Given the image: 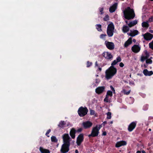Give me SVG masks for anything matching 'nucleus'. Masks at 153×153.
Returning a JSON list of instances; mask_svg holds the SVG:
<instances>
[{"instance_id": "f257e3e1", "label": "nucleus", "mask_w": 153, "mask_h": 153, "mask_svg": "<svg viewBox=\"0 0 153 153\" xmlns=\"http://www.w3.org/2000/svg\"><path fill=\"white\" fill-rule=\"evenodd\" d=\"M125 18L128 20L133 19L135 16L134 10L130 7H128L123 11Z\"/></svg>"}, {"instance_id": "f03ea898", "label": "nucleus", "mask_w": 153, "mask_h": 153, "mask_svg": "<svg viewBox=\"0 0 153 153\" xmlns=\"http://www.w3.org/2000/svg\"><path fill=\"white\" fill-rule=\"evenodd\" d=\"M117 72V68L112 66H111L105 72V77L107 79H111Z\"/></svg>"}, {"instance_id": "7ed1b4c3", "label": "nucleus", "mask_w": 153, "mask_h": 153, "mask_svg": "<svg viewBox=\"0 0 153 153\" xmlns=\"http://www.w3.org/2000/svg\"><path fill=\"white\" fill-rule=\"evenodd\" d=\"M101 127L100 125H99V126L96 125L95 127H93L91 133L88 136L89 137H94L98 136L99 133V130Z\"/></svg>"}, {"instance_id": "20e7f679", "label": "nucleus", "mask_w": 153, "mask_h": 153, "mask_svg": "<svg viewBox=\"0 0 153 153\" xmlns=\"http://www.w3.org/2000/svg\"><path fill=\"white\" fill-rule=\"evenodd\" d=\"M114 27L113 23L111 22L108 25L107 29V33L109 37L113 36L114 34Z\"/></svg>"}, {"instance_id": "39448f33", "label": "nucleus", "mask_w": 153, "mask_h": 153, "mask_svg": "<svg viewBox=\"0 0 153 153\" xmlns=\"http://www.w3.org/2000/svg\"><path fill=\"white\" fill-rule=\"evenodd\" d=\"M88 110L86 107L84 108L82 106L78 109V113L80 117H83L87 114Z\"/></svg>"}, {"instance_id": "423d86ee", "label": "nucleus", "mask_w": 153, "mask_h": 153, "mask_svg": "<svg viewBox=\"0 0 153 153\" xmlns=\"http://www.w3.org/2000/svg\"><path fill=\"white\" fill-rule=\"evenodd\" d=\"M63 143L70 144V141L71 140L69 134H65L62 136Z\"/></svg>"}, {"instance_id": "0eeeda50", "label": "nucleus", "mask_w": 153, "mask_h": 153, "mask_svg": "<svg viewBox=\"0 0 153 153\" xmlns=\"http://www.w3.org/2000/svg\"><path fill=\"white\" fill-rule=\"evenodd\" d=\"M102 55L107 60H111L113 58V56L110 52H104L102 54Z\"/></svg>"}, {"instance_id": "6e6552de", "label": "nucleus", "mask_w": 153, "mask_h": 153, "mask_svg": "<svg viewBox=\"0 0 153 153\" xmlns=\"http://www.w3.org/2000/svg\"><path fill=\"white\" fill-rule=\"evenodd\" d=\"M70 145V144L63 143L60 152H68L69 150Z\"/></svg>"}, {"instance_id": "1a4fd4ad", "label": "nucleus", "mask_w": 153, "mask_h": 153, "mask_svg": "<svg viewBox=\"0 0 153 153\" xmlns=\"http://www.w3.org/2000/svg\"><path fill=\"white\" fill-rule=\"evenodd\" d=\"M84 135L83 134H79L77 138L76 143L77 146H79L84 140Z\"/></svg>"}, {"instance_id": "9d476101", "label": "nucleus", "mask_w": 153, "mask_h": 153, "mask_svg": "<svg viewBox=\"0 0 153 153\" xmlns=\"http://www.w3.org/2000/svg\"><path fill=\"white\" fill-rule=\"evenodd\" d=\"M142 36H143L144 39L146 41L150 40L152 39L153 37V34L149 32H147L144 34H143Z\"/></svg>"}, {"instance_id": "9b49d317", "label": "nucleus", "mask_w": 153, "mask_h": 153, "mask_svg": "<svg viewBox=\"0 0 153 153\" xmlns=\"http://www.w3.org/2000/svg\"><path fill=\"white\" fill-rule=\"evenodd\" d=\"M93 125L92 122L90 121H86L83 122L82 125L83 128L85 129H87L91 127Z\"/></svg>"}, {"instance_id": "f8f14e48", "label": "nucleus", "mask_w": 153, "mask_h": 153, "mask_svg": "<svg viewBox=\"0 0 153 153\" xmlns=\"http://www.w3.org/2000/svg\"><path fill=\"white\" fill-rule=\"evenodd\" d=\"M137 122L136 121H133L131 122L128 125V130L129 132H131L136 127Z\"/></svg>"}, {"instance_id": "ddd939ff", "label": "nucleus", "mask_w": 153, "mask_h": 153, "mask_svg": "<svg viewBox=\"0 0 153 153\" xmlns=\"http://www.w3.org/2000/svg\"><path fill=\"white\" fill-rule=\"evenodd\" d=\"M105 44L106 47L110 50H112L114 48V45L112 42L106 41L105 42Z\"/></svg>"}, {"instance_id": "4468645a", "label": "nucleus", "mask_w": 153, "mask_h": 153, "mask_svg": "<svg viewBox=\"0 0 153 153\" xmlns=\"http://www.w3.org/2000/svg\"><path fill=\"white\" fill-rule=\"evenodd\" d=\"M105 87L104 86H100L95 89V92L98 94L102 93L105 90Z\"/></svg>"}, {"instance_id": "2eb2a0df", "label": "nucleus", "mask_w": 153, "mask_h": 153, "mask_svg": "<svg viewBox=\"0 0 153 153\" xmlns=\"http://www.w3.org/2000/svg\"><path fill=\"white\" fill-rule=\"evenodd\" d=\"M140 48L139 45H134L131 48V50L132 51L135 53L138 52L140 50Z\"/></svg>"}, {"instance_id": "dca6fc26", "label": "nucleus", "mask_w": 153, "mask_h": 153, "mask_svg": "<svg viewBox=\"0 0 153 153\" xmlns=\"http://www.w3.org/2000/svg\"><path fill=\"white\" fill-rule=\"evenodd\" d=\"M127 144V142L123 140L118 142L116 144L115 146L116 147L118 148L121 146H125Z\"/></svg>"}, {"instance_id": "f3484780", "label": "nucleus", "mask_w": 153, "mask_h": 153, "mask_svg": "<svg viewBox=\"0 0 153 153\" xmlns=\"http://www.w3.org/2000/svg\"><path fill=\"white\" fill-rule=\"evenodd\" d=\"M130 32V33H128L127 34L131 37L134 36L139 33V32L137 30H131Z\"/></svg>"}, {"instance_id": "a211bd4d", "label": "nucleus", "mask_w": 153, "mask_h": 153, "mask_svg": "<svg viewBox=\"0 0 153 153\" xmlns=\"http://www.w3.org/2000/svg\"><path fill=\"white\" fill-rule=\"evenodd\" d=\"M117 4L115 3L113 5L110 7L109 8V11L111 13L114 12L117 8Z\"/></svg>"}, {"instance_id": "6ab92c4d", "label": "nucleus", "mask_w": 153, "mask_h": 153, "mask_svg": "<svg viewBox=\"0 0 153 153\" xmlns=\"http://www.w3.org/2000/svg\"><path fill=\"white\" fill-rule=\"evenodd\" d=\"M76 132V130L74 128H72L70 132V134L72 139L75 138V134Z\"/></svg>"}, {"instance_id": "aec40b11", "label": "nucleus", "mask_w": 153, "mask_h": 153, "mask_svg": "<svg viewBox=\"0 0 153 153\" xmlns=\"http://www.w3.org/2000/svg\"><path fill=\"white\" fill-rule=\"evenodd\" d=\"M143 73L146 76H150L153 74L152 71H148L147 69H144L143 71Z\"/></svg>"}, {"instance_id": "412c9836", "label": "nucleus", "mask_w": 153, "mask_h": 153, "mask_svg": "<svg viewBox=\"0 0 153 153\" xmlns=\"http://www.w3.org/2000/svg\"><path fill=\"white\" fill-rule=\"evenodd\" d=\"M132 43V38H129L126 41L124 44V47L125 48L127 47L129 45L131 44Z\"/></svg>"}, {"instance_id": "4be33fe9", "label": "nucleus", "mask_w": 153, "mask_h": 153, "mask_svg": "<svg viewBox=\"0 0 153 153\" xmlns=\"http://www.w3.org/2000/svg\"><path fill=\"white\" fill-rule=\"evenodd\" d=\"M121 61V57L119 56H118L116 60H114L112 62L111 64V66L113 67H114V65H116L118 62H120Z\"/></svg>"}, {"instance_id": "5701e85b", "label": "nucleus", "mask_w": 153, "mask_h": 153, "mask_svg": "<svg viewBox=\"0 0 153 153\" xmlns=\"http://www.w3.org/2000/svg\"><path fill=\"white\" fill-rule=\"evenodd\" d=\"M137 23V21L136 20H135L133 21H131L130 22L129 24H128V25L130 27H131L132 26L135 25Z\"/></svg>"}, {"instance_id": "b1692460", "label": "nucleus", "mask_w": 153, "mask_h": 153, "mask_svg": "<svg viewBox=\"0 0 153 153\" xmlns=\"http://www.w3.org/2000/svg\"><path fill=\"white\" fill-rule=\"evenodd\" d=\"M66 123L64 121H61L58 125V126L59 128H63L65 127V125Z\"/></svg>"}, {"instance_id": "393cba45", "label": "nucleus", "mask_w": 153, "mask_h": 153, "mask_svg": "<svg viewBox=\"0 0 153 153\" xmlns=\"http://www.w3.org/2000/svg\"><path fill=\"white\" fill-rule=\"evenodd\" d=\"M39 150L41 153H50V151L48 149H43L42 147H40Z\"/></svg>"}, {"instance_id": "a878e982", "label": "nucleus", "mask_w": 153, "mask_h": 153, "mask_svg": "<svg viewBox=\"0 0 153 153\" xmlns=\"http://www.w3.org/2000/svg\"><path fill=\"white\" fill-rule=\"evenodd\" d=\"M129 27L127 26L124 25L123 27L122 31L124 33H126L129 31Z\"/></svg>"}, {"instance_id": "bb28decb", "label": "nucleus", "mask_w": 153, "mask_h": 153, "mask_svg": "<svg viewBox=\"0 0 153 153\" xmlns=\"http://www.w3.org/2000/svg\"><path fill=\"white\" fill-rule=\"evenodd\" d=\"M51 141L54 143H57L58 142V139L56 137L54 136H52L51 137Z\"/></svg>"}, {"instance_id": "cd10ccee", "label": "nucleus", "mask_w": 153, "mask_h": 153, "mask_svg": "<svg viewBox=\"0 0 153 153\" xmlns=\"http://www.w3.org/2000/svg\"><path fill=\"white\" fill-rule=\"evenodd\" d=\"M142 26L143 27L148 28L149 27V24L146 22H143L142 23Z\"/></svg>"}, {"instance_id": "c85d7f7f", "label": "nucleus", "mask_w": 153, "mask_h": 153, "mask_svg": "<svg viewBox=\"0 0 153 153\" xmlns=\"http://www.w3.org/2000/svg\"><path fill=\"white\" fill-rule=\"evenodd\" d=\"M96 26V28L99 31H101L102 30L101 29L102 25L100 24H97Z\"/></svg>"}, {"instance_id": "c756f323", "label": "nucleus", "mask_w": 153, "mask_h": 153, "mask_svg": "<svg viewBox=\"0 0 153 153\" xmlns=\"http://www.w3.org/2000/svg\"><path fill=\"white\" fill-rule=\"evenodd\" d=\"M106 95L110 96L111 97H112L113 95L112 92L111 91H108L107 92V94Z\"/></svg>"}, {"instance_id": "7c9ffc66", "label": "nucleus", "mask_w": 153, "mask_h": 153, "mask_svg": "<svg viewBox=\"0 0 153 153\" xmlns=\"http://www.w3.org/2000/svg\"><path fill=\"white\" fill-rule=\"evenodd\" d=\"M148 57L146 56H141V61L143 62L146 59H147Z\"/></svg>"}, {"instance_id": "2f4dec72", "label": "nucleus", "mask_w": 153, "mask_h": 153, "mask_svg": "<svg viewBox=\"0 0 153 153\" xmlns=\"http://www.w3.org/2000/svg\"><path fill=\"white\" fill-rule=\"evenodd\" d=\"M106 114L107 116V118L108 119H111V112H108Z\"/></svg>"}, {"instance_id": "473e14b6", "label": "nucleus", "mask_w": 153, "mask_h": 153, "mask_svg": "<svg viewBox=\"0 0 153 153\" xmlns=\"http://www.w3.org/2000/svg\"><path fill=\"white\" fill-rule=\"evenodd\" d=\"M123 92L124 94L128 95L129 94L130 92V91H127L126 90L123 89Z\"/></svg>"}, {"instance_id": "72a5a7b5", "label": "nucleus", "mask_w": 153, "mask_h": 153, "mask_svg": "<svg viewBox=\"0 0 153 153\" xmlns=\"http://www.w3.org/2000/svg\"><path fill=\"white\" fill-rule=\"evenodd\" d=\"M152 61L150 59H147L146 60V64H151L152 63Z\"/></svg>"}, {"instance_id": "f704fd0d", "label": "nucleus", "mask_w": 153, "mask_h": 153, "mask_svg": "<svg viewBox=\"0 0 153 153\" xmlns=\"http://www.w3.org/2000/svg\"><path fill=\"white\" fill-rule=\"evenodd\" d=\"M109 19V16L108 15L105 16L103 18V20L105 21H107Z\"/></svg>"}, {"instance_id": "c9c22d12", "label": "nucleus", "mask_w": 153, "mask_h": 153, "mask_svg": "<svg viewBox=\"0 0 153 153\" xmlns=\"http://www.w3.org/2000/svg\"><path fill=\"white\" fill-rule=\"evenodd\" d=\"M149 48L153 50V40L149 44Z\"/></svg>"}, {"instance_id": "e433bc0d", "label": "nucleus", "mask_w": 153, "mask_h": 153, "mask_svg": "<svg viewBox=\"0 0 153 153\" xmlns=\"http://www.w3.org/2000/svg\"><path fill=\"white\" fill-rule=\"evenodd\" d=\"M92 63L91 62H90L89 61H88L87 62V67L88 68L90 67L92 65Z\"/></svg>"}, {"instance_id": "4c0bfd02", "label": "nucleus", "mask_w": 153, "mask_h": 153, "mask_svg": "<svg viewBox=\"0 0 153 153\" xmlns=\"http://www.w3.org/2000/svg\"><path fill=\"white\" fill-rule=\"evenodd\" d=\"M106 36L107 35L106 34H102L100 36V38L101 39H104Z\"/></svg>"}, {"instance_id": "58836bf2", "label": "nucleus", "mask_w": 153, "mask_h": 153, "mask_svg": "<svg viewBox=\"0 0 153 153\" xmlns=\"http://www.w3.org/2000/svg\"><path fill=\"white\" fill-rule=\"evenodd\" d=\"M51 131V130L50 129L48 130V131H47V132H46L45 134V135L47 136L48 137H49V136L48 135V134H49V133Z\"/></svg>"}, {"instance_id": "ea45409f", "label": "nucleus", "mask_w": 153, "mask_h": 153, "mask_svg": "<svg viewBox=\"0 0 153 153\" xmlns=\"http://www.w3.org/2000/svg\"><path fill=\"white\" fill-rule=\"evenodd\" d=\"M108 96L107 95H106V97L104 99V102H108Z\"/></svg>"}, {"instance_id": "a19ab883", "label": "nucleus", "mask_w": 153, "mask_h": 153, "mask_svg": "<svg viewBox=\"0 0 153 153\" xmlns=\"http://www.w3.org/2000/svg\"><path fill=\"white\" fill-rule=\"evenodd\" d=\"M110 88L113 91L114 94H115V90L114 88V87L112 85H110Z\"/></svg>"}, {"instance_id": "79ce46f5", "label": "nucleus", "mask_w": 153, "mask_h": 153, "mask_svg": "<svg viewBox=\"0 0 153 153\" xmlns=\"http://www.w3.org/2000/svg\"><path fill=\"white\" fill-rule=\"evenodd\" d=\"M90 113L91 115H93L95 114V111L93 110H90Z\"/></svg>"}, {"instance_id": "37998d69", "label": "nucleus", "mask_w": 153, "mask_h": 153, "mask_svg": "<svg viewBox=\"0 0 153 153\" xmlns=\"http://www.w3.org/2000/svg\"><path fill=\"white\" fill-rule=\"evenodd\" d=\"M149 22H153V17L151 16L149 18Z\"/></svg>"}, {"instance_id": "c03bdc74", "label": "nucleus", "mask_w": 153, "mask_h": 153, "mask_svg": "<svg viewBox=\"0 0 153 153\" xmlns=\"http://www.w3.org/2000/svg\"><path fill=\"white\" fill-rule=\"evenodd\" d=\"M82 128H79V129H78L77 130H76V132H81L82 131Z\"/></svg>"}, {"instance_id": "a18cd8bd", "label": "nucleus", "mask_w": 153, "mask_h": 153, "mask_svg": "<svg viewBox=\"0 0 153 153\" xmlns=\"http://www.w3.org/2000/svg\"><path fill=\"white\" fill-rule=\"evenodd\" d=\"M119 66L121 67H123L124 66V64L123 62H121L120 63Z\"/></svg>"}, {"instance_id": "49530a36", "label": "nucleus", "mask_w": 153, "mask_h": 153, "mask_svg": "<svg viewBox=\"0 0 153 153\" xmlns=\"http://www.w3.org/2000/svg\"><path fill=\"white\" fill-rule=\"evenodd\" d=\"M106 135V131H105L103 132L102 135V136H105Z\"/></svg>"}, {"instance_id": "de8ad7c7", "label": "nucleus", "mask_w": 153, "mask_h": 153, "mask_svg": "<svg viewBox=\"0 0 153 153\" xmlns=\"http://www.w3.org/2000/svg\"><path fill=\"white\" fill-rule=\"evenodd\" d=\"M95 65L96 66H99V65L98 64H97V61H96L95 63Z\"/></svg>"}, {"instance_id": "09e8293b", "label": "nucleus", "mask_w": 153, "mask_h": 153, "mask_svg": "<svg viewBox=\"0 0 153 153\" xmlns=\"http://www.w3.org/2000/svg\"><path fill=\"white\" fill-rule=\"evenodd\" d=\"M149 33H153V30H149Z\"/></svg>"}, {"instance_id": "8fccbe9b", "label": "nucleus", "mask_w": 153, "mask_h": 153, "mask_svg": "<svg viewBox=\"0 0 153 153\" xmlns=\"http://www.w3.org/2000/svg\"><path fill=\"white\" fill-rule=\"evenodd\" d=\"M144 68H147V65L146 64H144Z\"/></svg>"}, {"instance_id": "3c124183", "label": "nucleus", "mask_w": 153, "mask_h": 153, "mask_svg": "<svg viewBox=\"0 0 153 153\" xmlns=\"http://www.w3.org/2000/svg\"><path fill=\"white\" fill-rule=\"evenodd\" d=\"M132 41L134 42V43H135L136 42V40L135 39H133V40H132Z\"/></svg>"}, {"instance_id": "603ef678", "label": "nucleus", "mask_w": 153, "mask_h": 153, "mask_svg": "<svg viewBox=\"0 0 153 153\" xmlns=\"http://www.w3.org/2000/svg\"><path fill=\"white\" fill-rule=\"evenodd\" d=\"M103 123L104 124V125H105L107 123V122L106 121H105L103 122Z\"/></svg>"}, {"instance_id": "864d4df0", "label": "nucleus", "mask_w": 153, "mask_h": 153, "mask_svg": "<svg viewBox=\"0 0 153 153\" xmlns=\"http://www.w3.org/2000/svg\"><path fill=\"white\" fill-rule=\"evenodd\" d=\"M103 8H102L101 10H100V12H101V14H102V12L103 11Z\"/></svg>"}, {"instance_id": "5fc2aeb1", "label": "nucleus", "mask_w": 153, "mask_h": 153, "mask_svg": "<svg viewBox=\"0 0 153 153\" xmlns=\"http://www.w3.org/2000/svg\"><path fill=\"white\" fill-rule=\"evenodd\" d=\"M136 153H142V152L141 151H138Z\"/></svg>"}, {"instance_id": "6e6d98bb", "label": "nucleus", "mask_w": 153, "mask_h": 153, "mask_svg": "<svg viewBox=\"0 0 153 153\" xmlns=\"http://www.w3.org/2000/svg\"><path fill=\"white\" fill-rule=\"evenodd\" d=\"M98 69H99V70L100 71H101V70H102V68H100V67H99L98 68Z\"/></svg>"}, {"instance_id": "4d7b16f0", "label": "nucleus", "mask_w": 153, "mask_h": 153, "mask_svg": "<svg viewBox=\"0 0 153 153\" xmlns=\"http://www.w3.org/2000/svg\"><path fill=\"white\" fill-rule=\"evenodd\" d=\"M75 153H78V151L77 149L75 150Z\"/></svg>"}, {"instance_id": "13d9d810", "label": "nucleus", "mask_w": 153, "mask_h": 153, "mask_svg": "<svg viewBox=\"0 0 153 153\" xmlns=\"http://www.w3.org/2000/svg\"><path fill=\"white\" fill-rule=\"evenodd\" d=\"M113 123V122L112 121H111V122H110V123H109V124H112Z\"/></svg>"}, {"instance_id": "bf43d9fd", "label": "nucleus", "mask_w": 153, "mask_h": 153, "mask_svg": "<svg viewBox=\"0 0 153 153\" xmlns=\"http://www.w3.org/2000/svg\"><path fill=\"white\" fill-rule=\"evenodd\" d=\"M142 153H146V152L144 150H142Z\"/></svg>"}, {"instance_id": "052dcab7", "label": "nucleus", "mask_w": 153, "mask_h": 153, "mask_svg": "<svg viewBox=\"0 0 153 153\" xmlns=\"http://www.w3.org/2000/svg\"><path fill=\"white\" fill-rule=\"evenodd\" d=\"M149 131H151V128H149Z\"/></svg>"}, {"instance_id": "680f3d73", "label": "nucleus", "mask_w": 153, "mask_h": 153, "mask_svg": "<svg viewBox=\"0 0 153 153\" xmlns=\"http://www.w3.org/2000/svg\"><path fill=\"white\" fill-rule=\"evenodd\" d=\"M61 153H66L67 152H61Z\"/></svg>"}, {"instance_id": "e2e57ef3", "label": "nucleus", "mask_w": 153, "mask_h": 153, "mask_svg": "<svg viewBox=\"0 0 153 153\" xmlns=\"http://www.w3.org/2000/svg\"><path fill=\"white\" fill-rule=\"evenodd\" d=\"M126 24H127V23H128V22L127 21H126Z\"/></svg>"}, {"instance_id": "0e129e2a", "label": "nucleus", "mask_w": 153, "mask_h": 153, "mask_svg": "<svg viewBox=\"0 0 153 153\" xmlns=\"http://www.w3.org/2000/svg\"><path fill=\"white\" fill-rule=\"evenodd\" d=\"M152 57H151L150 58V59H151L152 58Z\"/></svg>"}, {"instance_id": "69168bd1", "label": "nucleus", "mask_w": 153, "mask_h": 153, "mask_svg": "<svg viewBox=\"0 0 153 153\" xmlns=\"http://www.w3.org/2000/svg\"><path fill=\"white\" fill-rule=\"evenodd\" d=\"M149 0L150 1H153V0Z\"/></svg>"}, {"instance_id": "338daca9", "label": "nucleus", "mask_w": 153, "mask_h": 153, "mask_svg": "<svg viewBox=\"0 0 153 153\" xmlns=\"http://www.w3.org/2000/svg\"><path fill=\"white\" fill-rule=\"evenodd\" d=\"M97 79H96V81H97ZM96 83H97V81H96Z\"/></svg>"}]
</instances>
